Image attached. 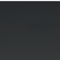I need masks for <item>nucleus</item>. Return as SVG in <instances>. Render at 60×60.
<instances>
[{
  "mask_svg": "<svg viewBox=\"0 0 60 60\" xmlns=\"http://www.w3.org/2000/svg\"><path fill=\"white\" fill-rule=\"evenodd\" d=\"M37 2H37V4H39V2H38L39 1H37Z\"/></svg>",
  "mask_w": 60,
  "mask_h": 60,
  "instance_id": "1",
  "label": "nucleus"
},
{
  "mask_svg": "<svg viewBox=\"0 0 60 60\" xmlns=\"http://www.w3.org/2000/svg\"><path fill=\"white\" fill-rule=\"evenodd\" d=\"M27 2H28V3H29V1H27Z\"/></svg>",
  "mask_w": 60,
  "mask_h": 60,
  "instance_id": "2",
  "label": "nucleus"
},
{
  "mask_svg": "<svg viewBox=\"0 0 60 60\" xmlns=\"http://www.w3.org/2000/svg\"><path fill=\"white\" fill-rule=\"evenodd\" d=\"M39 2H41V1H39Z\"/></svg>",
  "mask_w": 60,
  "mask_h": 60,
  "instance_id": "3",
  "label": "nucleus"
}]
</instances>
